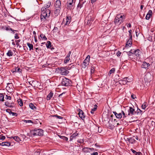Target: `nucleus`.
<instances>
[{"mask_svg":"<svg viewBox=\"0 0 155 155\" xmlns=\"http://www.w3.org/2000/svg\"><path fill=\"white\" fill-rule=\"evenodd\" d=\"M49 52H51V54L54 53L56 52L54 48L51 45V43L50 41L49 42Z\"/></svg>","mask_w":155,"mask_h":155,"instance_id":"1a4fd4ad","label":"nucleus"},{"mask_svg":"<svg viewBox=\"0 0 155 155\" xmlns=\"http://www.w3.org/2000/svg\"><path fill=\"white\" fill-rule=\"evenodd\" d=\"M115 71V69L114 68H112L110 70V74H111L113 73Z\"/></svg>","mask_w":155,"mask_h":155,"instance_id":"8fccbe9b","label":"nucleus"},{"mask_svg":"<svg viewBox=\"0 0 155 155\" xmlns=\"http://www.w3.org/2000/svg\"><path fill=\"white\" fill-rule=\"evenodd\" d=\"M119 18L117 15L114 19V22L116 25H120V24L119 23Z\"/></svg>","mask_w":155,"mask_h":155,"instance_id":"393cba45","label":"nucleus"},{"mask_svg":"<svg viewBox=\"0 0 155 155\" xmlns=\"http://www.w3.org/2000/svg\"><path fill=\"white\" fill-rule=\"evenodd\" d=\"M23 121L24 123H31V124H33V121L29 120H23Z\"/></svg>","mask_w":155,"mask_h":155,"instance_id":"c9c22d12","label":"nucleus"},{"mask_svg":"<svg viewBox=\"0 0 155 155\" xmlns=\"http://www.w3.org/2000/svg\"><path fill=\"white\" fill-rule=\"evenodd\" d=\"M40 37H41V38H42V39L43 40H46L47 38L43 34H41L40 35Z\"/></svg>","mask_w":155,"mask_h":155,"instance_id":"4c0bfd02","label":"nucleus"},{"mask_svg":"<svg viewBox=\"0 0 155 155\" xmlns=\"http://www.w3.org/2000/svg\"><path fill=\"white\" fill-rule=\"evenodd\" d=\"M94 67H93V66H92L91 67V73L92 74L94 72Z\"/></svg>","mask_w":155,"mask_h":155,"instance_id":"603ef678","label":"nucleus"},{"mask_svg":"<svg viewBox=\"0 0 155 155\" xmlns=\"http://www.w3.org/2000/svg\"><path fill=\"white\" fill-rule=\"evenodd\" d=\"M5 138V137L4 136L2 135H0V140H4Z\"/></svg>","mask_w":155,"mask_h":155,"instance_id":"de8ad7c7","label":"nucleus"},{"mask_svg":"<svg viewBox=\"0 0 155 155\" xmlns=\"http://www.w3.org/2000/svg\"><path fill=\"white\" fill-rule=\"evenodd\" d=\"M142 112V110L138 108L137 110L135 112V114L137 115H140L141 114Z\"/></svg>","mask_w":155,"mask_h":155,"instance_id":"f704fd0d","label":"nucleus"},{"mask_svg":"<svg viewBox=\"0 0 155 155\" xmlns=\"http://www.w3.org/2000/svg\"><path fill=\"white\" fill-rule=\"evenodd\" d=\"M65 92H63V93H62V94H60L59 95V97H61V96H62L63 94H65Z\"/></svg>","mask_w":155,"mask_h":155,"instance_id":"338daca9","label":"nucleus"},{"mask_svg":"<svg viewBox=\"0 0 155 155\" xmlns=\"http://www.w3.org/2000/svg\"><path fill=\"white\" fill-rule=\"evenodd\" d=\"M41 44L42 45L45 44L47 48H48V41H47L46 43L45 42H43Z\"/></svg>","mask_w":155,"mask_h":155,"instance_id":"c03bdc74","label":"nucleus"},{"mask_svg":"<svg viewBox=\"0 0 155 155\" xmlns=\"http://www.w3.org/2000/svg\"><path fill=\"white\" fill-rule=\"evenodd\" d=\"M78 142L81 143H82L84 142V140L83 139H82V140L80 139V140H78Z\"/></svg>","mask_w":155,"mask_h":155,"instance_id":"5fc2aeb1","label":"nucleus"},{"mask_svg":"<svg viewBox=\"0 0 155 155\" xmlns=\"http://www.w3.org/2000/svg\"><path fill=\"white\" fill-rule=\"evenodd\" d=\"M18 104L20 106H22L23 105V102L21 99H19V100L18 101Z\"/></svg>","mask_w":155,"mask_h":155,"instance_id":"58836bf2","label":"nucleus"},{"mask_svg":"<svg viewBox=\"0 0 155 155\" xmlns=\"http://www.w3.org/2000/svg\"><path fill=\"white\" fill-rule=\"evenodd\" d=\"M117 15L119 20V23L121 24L125 19V16L124 15H121L120 14Z\"/></svg>","mask_w":155,"mask_h":155,"instance_id":"f8f14e48","label":"nucleus"},{"mask_svg":"<svg viewBox=\"0 0 155 155\" xmlns=\"http://www.w3.org/2000/svg\"><path fill=\"white\" fill-rule=\"evenodd\" d=\"M5 105L10 108H13L15 106V104L13 102L10 103L8 101L5 102Z\"/></svg>","mask_w":155,"mask_h":155,"instance_id":"9d476101","label":"nucleus"},{"mask_svg":"<svg viewBox=\"0 0 155 155\" xmlns=\"http://www.w3.org/2000/svg\"><path fill=\"white\" fill-rule=\"evenodd\" d=\"M128 78L125 77L122 80L120 81H121V83L123 84H125L127 83V82H131V80L130 81H128L127 80Z\"/></svg>","mask_w":155,"mask_h":155,"instance_id":"aec40b11","label":"nucleus"},{"mask_svg":"<svg viewBox=\"0 0 155 155\" xmlns=\"http://www.w3.org/2000/svg\"><path fill=\"white\" fill-rule=\"evenodd\" d=\"M14 50H9L6 53V55L8 57L12 56L13 55Z\"/></svg>","mask_w":155,"mask_h":155,"instance_id":"5701e85b","label":"nucleus"},{"mask_svg":"<svg viewBox=\"0 0 155 155\" xmlns=\"http://www.w3.org/2000/svg\"><path fill=\"white\" fill-rule=\"evenodd\" d=\"M48 5L47 6L42 7L41 9V20H45L47 17V12L48 10Z\"/></svg>","mask_w":155,"mask_h":155,"instance_id":"f257e3e1","label":"nucleus"},{"mask_svg":"<svg viewBox=\"0 0 155 155\" xmlns=\"http://www.w3.org/2000/svg\"><path fill=\"white\" fill-rule=\"evenodd\" d=\"M132 38H130L128 40L126 45V47L127 48L128 47H130L132 45Z\"/></svg>","mask_w":155,"mask_h":155,"instance_id":"6ab92c4d","label":"nucleus"},{"mask_svg":"<svg viewBox=\"0 0 155 155\" xmlns=\"http://www.w3.org/2000/svg\"><path fill=\"white\" fill-rule=\"evenodd\" d=\"M125 140L126 141H128L130 143H133L136 141L135 139L133 137L127 138Z\"/></svg>","mask_w":155,"mask_h":155,"instance_id":"dca6fc26","label":"nucleus"},{"mask_svg":"<svg viewBox=\"0 0 155 155\" xmlns=\"http://www.w3.org/2000/svg\"><path fill=\"white\" fill-rule=\"evenodd\" d=\"M10 138H13L15 141L18 142H19L21 141L20 138L18 136L11 137H10Z\"/></svg>","mask_w":155,"mask_h":155,"instance_id":"412c9836","label":"nucleus"},{"mask_svg":"<svg viewBox=\"0 0 155 155\" xmlns=\"http://www.w3.org/2000/svg\"><path fill=\"white\" fill-rule=\"evenodd\" d=\"M129 33V35L130 36V38H132V35H131V32H132V30H130L128 31Z\"/></svg>","mask_w":155,"mask_h":155,"instance_id":"bf43d9fd","label":"nucleus"},{"mask_svg":"<svg viewBox=\"0 0 155 155\" xmlns=\"http://www.w3.org/2000/svg\"><path fill=\"white\" fill-rule=\"evenodd\" d=\"M98 153L97 152H94L93 153H91V155H98Z\"/></svg>","mask_w":155,"mask_h":155,"instance_id":"69168bd1","label":"nucleus"},{"mask_svg":"<svg viewBox=\"0 0 155 155\" xmlns=\"http://www.w3.org/2000/svg\"><path fill=\"white\" fill-rule=\"evenodd\" d=\"M152 12L151 10H149L148 11V12L147 13L146 17V18L147 20H149L150 16L152 15Z\"/></svg>","mask_w":155,"mask_h":155,"instance_id":"a211bd4d","label":"nucleus"},{"mask_svg":"<svg viewBox=\"0 0 155 155\" xmlns=\"http://www.w3.org/2000/svg\"><path fill=\"white\" fill-rule=\"evenodd\" d=\"M6 112L10 114V113L12 112L11 110L10 109H6Z\"/></svg>","mask_w":155,"mask_h":155,"instance_id":"e2e57ef3","label":"nucleus"},{"mask_svg":"<svg viewBox=\"0 0 155 155\" xmlns=\"http://www.w3.org/2000/svg\"><path fill=\"white\" fill-rule=\"evenodd\" d=\"M15 38L16 39H18L19 38V37L18 36V33L15 34Z\"/></svg>","mask_w":155,"mask_h":155,"instance_id":"864d4df0","label":"nucleus"},{"mask_svg":"<svg viewBox=\"0 0 155 155\" xmlns=\"http://www.w3.org/2000/svg\"><path fill=\"white\" fill-rule=\"evenodd\" d=\"M121 52L119 51H118L117 53V56L118 57L120 56L121 55Z\"/></svg>","mask_w":155,"mask_h":155,"instance_id":"680f3d73","label":"nucleus"},{"mask_svg":"<svg viewBox=\"0 0 155 155\" xmlns=\"http://www.w3.org/2000/svg\"><path fill=\"white\" fill-rule=\"evenodd\" d=\"M147 106V104L146 103H144L141 106L142 109H145Z\"/></svg>","mask_w":155,"mask_h":155,"instance_id":"ea45409f","label":"nucleus"},{"mask_svg":"<svg viewBox=\"0 0 155 155\" xmlns=\"http://www.w3.org/2000/svg\"><path fill=\"white\" fill-rule=\"evenodd\" d=\"M151 124L152 125V127L153 128L155 125V123L154 122L152 121L151 122Z\"/></svg>","mask_w":155,"mask_h":155,"instance_id":"6e6d98bb","label":"nucleus"},{"mask_svg":"<svg viewBox=\"0 0 155 155\" xmlns=\"http://www.w3.org/2000/svg\"><path fill=\"white\" fill-rule=\"evenodd\" d=\"M131 150L133 152V153L134 154H135L136 155L137 154V152H136L134 150H133V149H131Z\"/></svg>","mask_w":155,"mask_h":155,"instance_id":"0e129e2a","label":"nucleus"},{"mask_svg":"<svg viewBox=\"0 0 155 155\" xmlns=\"http://www.w3.org/2000/svg\"><path fill=\"white\" fill-rule=\"evenodd\" d=\"M70 1L71 2L68 4L67 5V6L68 8H69L70 9H71V7L72 6V4H73V0H70Z\"/></svg>","mask_w":155,"mask_h":155,"instance_id":"7c9ffc66","label":"nucleus"},{"mask_svg":"<svg viewBox=\"0 0 155 155\" xmlns=\"http://www.w3.org/2000/svg\"><path fill=\"white\" fill-rule=\"evenodd\" d=\"M14 87L12 83H8L7 84L6 89L9 92L12 93L13 91Z\"/></svg>","mask_w":155,"mask_h":155,"instance_id":"423d86ee","label":"nucleus"},{"mask_svg":"<svg viewBox=\"0 0 155 155\" xmlns=\"http://www.w3.org/2000/svg\"><path fill=\"white\" fill-rule=\"evenodd\" d=\"M133 54H134L137 57L140 58L142 54L141 51L139 49L131 50L129 51Z\"/></svg>","mask_w":155,"mask_h":155,"instance_id":"39448f33","label":"nucleus"},{"mask_svg":"<svg viewBox=\"0 0 155 155\" xmlns=\"http://www.w3.org/2000/svg\"><path fill=\"white\" fill-rule=\"evenodd\" d=\"M10 114H12V116H17V114L16 113H15V112H12Z\"/></svg>","mask_w":155,"mask_h":155,"instance_id":"4d7b16f0","label":"nucleus"},{"mask_svg":"<svg viewBox=\"0 0 155 155\" xmlns=\"http://www.w3.org/2000/svg\"><path fill=\"white\" fill-rule=\"evenodd\" d=\"M78 114L79 115L80 117L83 120L84 119L85 117L84 113L82 110L80 109Z\"/></svg>","mask_w":155,"mask_h":155,"instance_id":"2eb2a0df","label":"nucleus"},{"mask_svg":"<svg viewBox=\"0 0 155 155\" xmlns=\"http://www.w3.org/2000/svg\"><path fill=\"white\" fill-rule=\"evenodd\" d=\"M54 94L53 93L52 91L50 92L49 94V100H50L51 98L53 96Z\"/></svg>","mask_w":155,"mask_h":155,"instance_id":"a19ab883","label":"nucleus"},{"mask_svg":"<svg viewBox=\"0 0 155 155\" xmlns=\"http://www.w3.org/2000/svg\"><path fill=\"white\" fill-rule=\"evenodd\" d=\"M128 112H130V113L132 115H134L135 114L134 109H133L132 107H130L129 109L128 110Z\"/></svg>","mask_w":155,"mask_h":155,"instance_id":"b1692460","label":"nucleus"},{"mask_svg":"<svg viewBox=\"0 0 155 155\" xmlns=\"http://www.w3.org/2000/svg\"><path fill=\"white\" fill-rule=\"evenodd\" d=\"M82 7V5L81 4V2H79V3L78 5L77 8H81Z\"/></svg>","mask_w":155,"mask_h":155,"instance_id":"a18cd8bd","label":"nucleus"},{"mask_svg":"<svg viewBox=\"0 0 155 155\" xmlns=\"http://www.w3.org/2000/svg\"><path fill=\"white\" fill-rule=\"evenodd\" d=\"M60 73L62 75H65L67 74L69 71L67 70L66 68H58Z\"/></svg>","mask_w":155,"mask_h":155,"instance_id":"0eeeda50","label":"nucleus"},{"mask_svg":"<svg viewBox=\"0 0 155 155\" xmlns=\"http://www.w3.org/2000/svg\"><path fill=\"white\" fill-rule=\"evenodd\" d=\"M131 98L133 99H134L136 97L133 94L131 95Z\"/></svg>","mask_w":155,"mask_h":155,"instance_id":"774afa93","label":"nucleus"},{"mask_svg":"<svg viewBox=\"0 0 155 155\" xmlns=\"http://www.w3.org/2000/svg\"><path fill=\"white\" fill-rule=\"evenodd\" d=\"M61 84L63 86H68L71 85V81L68 79L66 78H63L62 80Z\"/></svg>","mask_w":155,"mask_h":155,"instance_id":"7ed1b4c3","label":"nucleus"},{"mask_svg":"<svg viewBox=\"0 0 155 155\" xmlns=\"http://www.w3.org/2000/svg\"><path fill=\"white\" fill-rule=\"evenodd\" d=\"M31 135L33 136H41L43 135V131L40 129H34L31 131Z\"/></svg>","mask_w":155,"mask_h":155,"instance_id":"f03ea898","label":"nucleus"},{"mask_svg":"<svg viewBox=\"0 0 155 155\" xmlns=\"http://www.w3.org/2000/svg\"><path fill=\"white\" fill-rule=\"evenodd\" d=\"M5 98L7 100H10L11 99V97L10 96L6 95Z\"/></svg>","mask_w":155,"mask_h":155,"instance_id":"3c124183","label":"nucleus"},{"mask_svg":"<svg viewBox=\"0 0 155 155\" xmlns=\"http://www.w3.org/2000/svg\"><path fill=\"white\" fill-rule=\"evenodd\" d=\"M29 107L32 110H35L36 109V107L33 104L31 103L29 104Z\"/></svg>","mask_w":155,"mask_h":155,"instance_id":"cd10ccee","label":"nucleus"},{"mask_svg":"<svg viewBox=\"0 0 155 155\" xmlns=\"http://www.w3.org/2000/svg\"><path fill=\"white\" fill-rule=\"evenodd\" d=\"M97 107V105H95L94 107L91 109V112L92 114H93L94 113V111L96 110Z\"/></svg>","mask_w":155,"mask_h":155,"instance_id":"c85d7f7f","label":"nucleus"},{"mask_svg":"<svg viewBox=\"0 0 155 155\" xmlns=\"http://www.w3.org/2000/svg\"><path fill=\"white\" fill-rule=\"evenodd\" d=\"M150 65V64L149 63H147L145 61H143L141 65V68L145 69H148Z\"/></svg>","mask_w":155,"mask_h":155,"instance_id":"ddd939ff","label":"nucleus"},{"mask_svg":"<svg viewBox=\"0 0 155 155\" xmlns=\"http://www.w3.org/2000/svg\"><path fill=\"white\" fill-rule=\"evenodd\" d=\"M71 21V17L67 16L66 18L64 19L62 23L64 26L68 25Z\"/></svg>","mask_w":155,"mask_h":155,"instance_id":"6e6552de","label":"nucleus"},{"mask_svg":"<svg viewBox=\"0 0 155 155\" xmlns=\"http://www.w3.org/2000/svg\"><path fill=\"white\" fill-rule=\"evenodd\" d=\"M78 135V134L76 132L73 133L71 135V137H70L71 140H72L74 138Z\"/></svg>","mask_w":155,"mask_h":155,"instance_id":"e433bc0d","label":"nucleus"},{"mask_svg":"<svg viewBox=\"0 0 155 155\" xmlns=\"http://www.w3.org/2000/svg\"><path fill=\"white\" fill-rule=\"evenodd\" d=\"M90 59V56L89 55L87 56L85 59L82 65V68H85L88 65Z\"/></svg>","mask_w":155,"mask_h":155,"instance_id":"20e7f679","label":"nucleus"},{"mask_svg":"<svg viewBox=\"0 0 155 155\" xmlns=\"http://www.w3.org/2000/svg\"><path fill=\"white\" fill-rule=\"evenodd\" d=\"M61 3L60 0H57L54 4V6L56 8H61Z\"/></svg>","mask_w":155,"mask_h":155,"instance_id":"9b49d317","label":"nucleus"},{"mask_svg":"<svg viewBox=\"0 0 155 155\" xmlns=\"http://www.w3.org/2000/svg\"><path fill=\"white\" fill-rule=\"evenodd\" d=\"M5 29L7 31L11 30L12 31H17V30H13L9 26L8 27H5Z\"/></svg>","mask_w":155,"mask_h":155,"instance_id":"72a5a7b5","label":"nucleus"},{"mask_svg":"<svg viewBox=\"0 0 155 155\" xmlns=\"http://www.w3.org/2000/svg\"><path fill=\"white\" fill-rule=\"evenodd\" d=\"M58 136L61 139L65 140L66 141H68V139L67 137L65 136H61L60 135H58Z\"/></svg>","mask_w":155,"mask_h":155,"instance_id":"2f4dec72","label":"nucleus"},{"mask_svg":"<svg viewBox=\"0 0 155 155\" xmlns=\"http://www.w3.org/2000/svg\"><path fill=\"white\" fill-rule=\"evenodd\" d=\"M69 60H70V58H68L67 57H66L65 58L64 61V63H67L69 61Z\"/></svg>","mask_w":155,"mask_h":155,"instance_id":"37998d69","label":"nucleus"},{"mask_svg":"<svg viewBox=\"0 0 155 155\" xmlns=\"http://www.w3.org/2000/svg\"><path fill=\"white\" fill-rule=\"evenodd\" d=\"M32 83L35 84V87H38V86H40V83L37 81H33L32 82Z\"/></svg>","mask_w":155,"mask_h":155,"instance_id":"a878e982","label":"nucleus"},{"mask_svg":"<svg viewBox=\"0 0 155 155\" xmlns=\"http://www.w3.org/2000/svg\"><path fill=\"white\" fill-rule=\"evenodd\" d=\"M121 113L123 115L124 117H127L126 115V114H125V113L123 111L121 110Z\"/></svg>","mask_w":155,"mask_h":155,"instance_id":"13d9d810","label":"nucleus"},{"mask_svg":"<svg viewBox=\"0 0 155 155\" xmlns=\"http://www.w3.org/2000/svg\"><path fill=\"white\" fill-rule=\"evenodd\" d=\"M4 97L3 94L0 93V101H4Z\"/></svg>","mask_w":155,"mask_h":155,"instance_id":"473e14b6","label":"nucleus"},{"mask_svg":"<svg viewBox=\"0 0 155 155\" xmlns=\"http://www.w3.org/2000/svg\"><path fill=\"white\" fill-rule=\"evenodd\" d=\"M87 149V150L88 151H89V150H90L91 151H93L94 150V149L93 148H91L86 147V148H84V149Z\"/></svg>","mask_w":155,"mask_h":155,"instance_id":"09e8293b","label":"nucleus"},{"mask_svg":"<svg viewBox=\"0 0 155 155\" xmlns=\"http://www.w3.org/2000/svg\"><path fill=\"white\" fill-rule=\"evenodd\" d=\"M113 113L114 114L117 118L120 119L122 117V114L121 112L117 113L115 111H113Z\"/></svg>","mask_w":155,"mask_h":155,"instance_id":"4468645a","label":"nucleus"},{"mask_svg":"<svg viewBox=\"0 0 155 155\" xmlns=\"http://www.w3.org/2000/svg\"><path fill=\"white\" fill-rule=\"evenodd\" d=\"M71 51H69L66 57L70 58V57L71 54Z\"/></svg>","mask_w":155,"mask_h":155,"instance_id":"052dcab7","label":"nucleus"},{"mask_svg":"<svg viewBox=\"0 0 155 155\" xmlns=\"http://www.w3.org/2000/svg\"><path fill=\"white\" fill-rule=\"evenodd\" d=\"M61 8H55V10L54 12L55 15L56 16H57L59 14Z\"/></svg>","mask_w":155,"mask_h":155,"instance_id":"4be33fe9","label":"nucleus"},{"mask_svg":"<svg viewBox=\"0 0 155 155\" xmlns=\"http://www.w3.org/2000/svg\"><path fill=\"white\" fill-rule=\"evenodd\" d=\"M21 70L18 67H15V68L13 69V73H14L16 72L21 73Z\"/></svg>","mask_w":155,"mask_h":155,"instance_id":"f3484780","label":"nucleus"},{"mask_svg":"<svg viewBox=\"0 0 155 155\" xmlns=\"http://www.w3.org/2000/svg\"><path fill=\"white\" fill-rule=\"evenodd\" d=\"M27 44L30 50H33V46L32 44H30L29 43H27Z\"/></svg>","mask_w":155,"mask_h":155,"instance_id":"bb28decb","label":"nucleus"},{"mask_svg":"<svg viewBox=\"0 0 155 155\" xmlns=\"http://www.w3.org/2000/svg\"><path fill=\"white\" fill-rule=\"evenodd\" d=\"M108 127L110 129H113L114 127L113 125H112L110 122H109L107 124Z\"/></svg>","mask_w":155,"mask_h":155,"instance_id":"c756f323","label":"nucleus"},{"mask_svg":"<svg viewBox=\"0 0 155 155\" xmlns=\"http://www.w3.org/2000/svg\"><path fill=\"white\" fill-rule=\"evenodd\" d=\"M11 143L9 142H5V146L9 147L11 146Z\"/></svg>","mask_w":155,"mask_h":155,"instance_id":"79ce46f5","label":"nucleus"},{"mask_svg":"<svg viewBox=\"0 0 155 155\" xmlns=\"http://www.w3.org/2000/svg\"><path fill=\"white\" fill-rule=\"evenodd\" d=\"M21 41V40L20 39H19V40H16L15 41V42H16V45L18 46H19V43Z\"/></svg>","mask_w":155,"mask_h":155,"instance_id":"49530a36","label":"nucleus"}]
</instances>
